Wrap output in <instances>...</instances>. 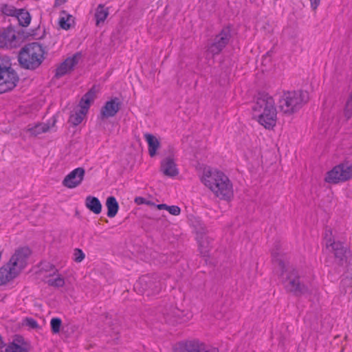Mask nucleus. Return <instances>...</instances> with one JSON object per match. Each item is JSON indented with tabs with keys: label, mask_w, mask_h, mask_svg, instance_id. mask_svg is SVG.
Here are the masks:
<instances>
[{
	"label": "nucleus",
	"mask_w": 352,
	"mask_h": 352,
	"mask_svg": "<svg viewBox=\"0 0 352 352\" xmlns=\"http://www.w3.org/2000/svg\"><path fill=\"white\" fill-rule=\"evenodd\" d=\"M32 252L28 247L16 249L9 261L0 268V286L16 278L26 267Z\"/></svg>",
	"instance_id": "obj_1"
},
{
	"label": "nucleus",
	"mask_w": 352,
	"mask_h": 352,
	"mask_svg": "<svg viewBox=\"0 0 352 352\" xmlns=\"http://www.w3.org/2000/svg\"><path fill=\"white\" fill-rule=\"evenodd\" d=\"M202 182L221 199L228 201L233 197L232 184L228 177L221 171L205 172Z\"/></svg>",
	"instance_id": "obj_2"
},
{
	"label": "nucleus",
	"mask_w": 352,
	"mask_h": 352,
	"mask_svg": "<svg viewBox=\"0 0 352 352\" xmlns=\"http://www.w3.org/2000/svg\"><path fill=\"white\" fill-rule=\"evenodd\" d=\"M45 51L38 43H31L22 47L18 54V61L21 68L35 70L45 59Z\"/></svg>",
	"instance_id": "obj_3"
},
{
	"label": "nucleus",
	"mask_w": 352,
	"mask_h": 352,
	"mask_svg": "<svg viewBox=\"0 0 352 352\" xmlns=\"http://www.w3.org/2000/svg\"><path fill=\"white\" fill-rule=\"evenodd\" d=\"M252 109L261 113L258 118V122L265 129H271L275 126L276 109L272 97L265 94L260 95Z\"/></svg>",
	"instance_id": "obj_4"
},
{
	"label": "nucleus",
	"mask_w": 352,
	"mask_h": 352,
	"mask_svg": "<svg viewBox=\"0 0 352 352\" xmlns=\"http://www.w3.org/2000/svg\"><path fill=\"white\" fill-rule=\"evenodd\" d=\"M309 100L307 91L302 90L287 91L279 100L278 108L283 114L291 116L298 111Z\"/></svg>",
	"instance_id": "obj_5"
},
{
	"label": "nucleus",
	"mask_w": 352,
	"mask_h": 352,
	"mask_svg": "<svg viewBox=\"0 0 352 352\" xmlns=\"http://www.w3.org/2000/svg\"><path fill=\"white\" fill-rule=\"evenodd\" d=\"M276 270L288 292L296 296H300L307 292L308 288L300 282L298 272L292 267L289 266V264L286 265L283 274H281L279 269Z\"/></svg>",
	"instance_id": "obj_6"
},
{
	"label": "nucleus",
	"mask_w": 352,
	"mask_h": 352,
	"mask_svg": "<svg viewBox=\"0 0 352 352\" xmlns=\"http://www.w3.org/2000/svg\"><path fill=\"white\" fill-rule=\"evenodd\" d=\"M19 81V77L12 67L8 56H0V94L12 90Z\"/></svg>",
	"instance_id": "obj_7"
},
{
	"label": "nucleus",
	"mask_w": 352,
	"mask_h": 352,
	"mask_svg": "<svg viewBox=\"0 0 352 352\" xmlns=\"http://www.w3.org/2000/svg\"><path fill=\"white\" fill-rule=\"evenodd\" d=\"M352 179V162L344 161L328 171L324 181L329 184H336Z\"/></svg>",
	"instance_id": "obj_8"
},
{
	"label": "nucleus",
	"mask_w": 352,
	"mask_h": 352,
	"mask_svg": "<svg viewBox=\"0 0 352 352\" xmlns=\"http://www.w3.org/2000/svg\"><path fill=\"white\" fill-rule=\"evenodd\" d=\"M137 292L147 296L158 294L162 289V284L155 276L144 275L134 285Z\"/></svg>",
	"instance_id": "obj_9"
},
{
	"label": "nucleus",
	"mask_w": 352,
	"mask_h": 352,
	"mask_svg": "<svg viewBox=\"0 0 352 352\" xmlns=\"http://www.w3.org/2000/svg\"><path fill=\"white\" fill-rule=\"evenodd\" d=\"M230 38L231 30L230 27H224L208 46V51L212 55L219 54L228 44Z\"/></svg>",
	"instance_id": "obj_10"
},
{
	"label": "nucleus",
	"mask_w": 352,
	"mask_h": 352,
	"mask_svg": "<svg viewBox=\"0 0 352 352\" xmlns=\"http://www.w3.org/2000/svg\"><path fill=\"white\" fill-rule=\"evenodd\" d=\"M326 247L333 254L335 263L338 266L341 267L346 263L348 250L343 243L329 239L327 241Z\"/></svg>",
	"instance_id": "obj_11"
},
{
	"label": "nucleus",
	"mask_w": 352,
	"mask_h": 352,
	"mask_svg": "<svg viewBox=\"0 0 352 352\" xmlns=\"http://www.w3.org/2000/svg\"><path fill=\"white\" fill-rule=\"evenodd\" d=\"M85 174V170L83 168H76L64 178L62 184L68 188H76L82 183Z\"/></svg>",
	"instance_id": "obj_12"
},
{
	"label": "nucleus",
	"mask_w": 352,
	"mask_h": 352,
	"mask_svg": "<svg viewBox=\"0 0 352 352\" xmlns=\"http://www.w3.org/2000/svg\"><path fill=\"white\" fill-rule=\"evenodd\" d=\"M80 57V53H76L72 57L67 58L56 69L54 77L60 78L64 75L69 73L74 69V67L78 63V58Z\"/></svg>",
	"instance_id": "obj_13"
},
{
	"label": "nucleus",
	"mask_w": 352,
	"mask_h": 352,
	"mask_svg": "<svg viewBox=\"0 0 352 352\" xmlns=\"http://www.w3.org/2000/svg\"><path fill=\"white\" fill-rule=\"evenodd\" d=\"M122 102L118 98H113L107 101L100 109V118L102 120L113 117L120 109Z\"/></svg>",
	"instance_id": "obj_14"
},
{
	"label": "nucleus",
	"mask_w": 352,
	"mask_h": 352,
	"mask_svg": "<svg viewBox=\"0 0 352 352\" xmlns=\"http://www.w3.org/2000/svg\"><path fill=\"white\" fill-rule=\"evenodd\" d=\"M271 253L272 262L276 266V270L279 269L281 271V274H283V272L286 267V265L289 263L285 260V254L281 250V244L279 241L274 243Z\"/></svg>",
	"instance_id": "obj_15"
},
{
	"label": "nucleus",
	"mask_w": 352,
	"mask_h": 352,
	"mask_svg": "<svg viewBox=\"0 0 352 352\" xmlns=\"http://www.w3.org/2000/svg\"><path fill=\"white\" fill-rule=\"evenodd\" d=\"M16 34L10 25L0 31V48H9L16 46Z\"/></svg>",
	"instance_id": "obj_16"
},
{
	"label": "nucleus",
	"mask_w": 352,
	"mask_h": 352,
	"mask_svg": "<svg viewBox=\"0 0 352 352\" xmlns=\"http://www.w3.org/2000/svg\"><path fill=\"white\" fill-rule=\"evenodd\" d=\"M161 170L165 175L168 177H175L179 173L174 159L170 156L162 161Z\"/></svg>",
	"instance_id": "obj_17"
},
{
	"label": "nucleus",
	"mask_w": 352,
	"mask_h": 352,
	"mask_svg": "<svg viewBox=\"0 0 352 352\" xmlns=\"http://www.w3.org/2000/svg\"><path fill=\"white\" fill-rule=\"evenodd\" d=\"M170 313L167 314H171L173 316V318H169L170 322H184L192 318V314L190 309H169Z\"/></svg>",
	"instance_id": "obj_18"
},
{
	"label": "nucleus",
	"mask_w": 352,
	"mask_h": 352,
	"mask_svg": "<svg viewBox=\"0 0 352 352\" xmlns=\"http://www.w3.org/2000/svg\"><path fill=\"white\" fill-rule=\"evenodd\" d=\"M96 90L95 86L92 87L80 99L79 106L81 113H87L91 103L94 100Z\"/></svg>",
	"instance_id": "obj_19"
},
{
	"label": "nucleus",
	"mask_w": 352,
	"mask_h": 352,
	"mask_svg": "<svg viewBox=\"0 0 352 352\" xmlns=\"http://www.w3.org/2000/svg\"><path fill=\"white\" fill-rule=\"evenodd\" d=\"M86 207L93 213L98 214L102 211V204L96 197L89 195L85 199Z\"/></svg>",
	"instance_id": "obj_20"
},
{
	"label": "nucleus",
	"mask_w": 352,
	"mask_h": 352,
	"mask_svg": "<svg viewBox=\"0 0 352 352\" xmlns=\"http://www.w3.org/2000/svg\"><path fill=\"white\" fill-rule=\"evenodd\" d=\"M144 138L148 144V153L151 157H154L157 153V150L160 148V141L155 135L151 133H145Z\"/></svg>",
	"instance_id": "obj_21"
},
{
	"label": "nucleus",
	"mask_w": 352,
	"mask_h": 352,
	"mask_svg": "<svg viewBox=\"0 0 352 352\" xmlns=\"http://www.w3.org/2000/svg\"><path fill=\"white\" fill-rule=\"evenodd\" d=\"M106 206L107 208V217L109 218L114 217L119 210V204L116 199L113 196L107 197L106 200Z\"/></svg>",
	"instance_id": "obj_22"
},
{
	"label": "nucleus",
	"mask_w": 352,
	"mask_h": 352,
	"mask_svg": "<svg viewBox=\"0 0 352 352\" xmlns=\"http://www.w3.org/2000/svg\"><path fill=\"white\" fill-rule=\"evenodd\" d=\"M5 352H28V350L23 344H21V340L16 338L6 346Z\"/></svg>",
	"instance_id": "obj_23"
},
{
	"label": "nucleus",
	"mask_w": 352,
	"mask_h": 352,
	"mask_svg": "<svg viewBox=\"0 0 352 352\" xmlns=\"http://www.w3.org/2000/svg\"><path fill=\"white\" fill-rule=\"evenodd\" d=\"M109 15V8H104L102 4H99L96 8L95 13L96 24L99 25L100 23H103Z\"/></svg>",
	"instance_id": "obj_24"
},
{
	"label": "nucleus",
	"mask_w": 352,
	"mask_h": 352,
	"mask_svg": "<svg viewBox=\"0 0 352 352\" xmlns=\"http://www.w3.org/2000/svg\"><path fill=\"white\" fill-rule=\"evenodd\" d=\"M186 342V352H203L205 344L198 340H189Z\"/></svg>",
	"instance_id": "obj_25"
},
{
	"label": "nucleus",
	"mask_w": 352,
	"mask_h": 352,
	"mask_svg": "<svg viewBox=\"0 0 352 352\" xmlns=\"http://www.w3.org/2000/svg\"><path fill=\"white\" fill-rule=\"evenodd\" d=\"M15 17L17 19L19 24L23 27L28 26L31 21L30 13L25 11L23 9L18 10V12Z\"/></svg>",
	"instance_id": "obj_26"
},
{
	"label": "nucleus",
	"mask_w": 352,
	"mask_h": 352,
	"mask_svg": "<svg viewBox=\"0 0 352 352\" xmlns=\"http://www.w3.org/2000/svg\"><path fill=\"white\" fill-rule=\"evenodd\" d=\"M50 126L45 123H38L34 126L29 128L28 131L33 135L36 136L42 133L47 132Z\"/></svg>",
	"instance_id": "obj_27"
},
{
	"label": "nucleus",
	"mask_w": 352,
	"mask_h": 352,
	"mask_svg": "<svg viewBox=\"0 0 352 352\" xmlns=\"http://www.w3.org/2000/svg\"><path fill=\"white\" fill-rule=\"evenodd\" d=\"M85 115H86V113H81V110L80 109L78 112H76L69 116V122L73 125L77 126L81 123Z\"/></svg>",
	"instance_id": "obj_28"
},
{
	"label": "nucleus",
	"mask_w": 352,
	"mask_h": 352,
	"mask_svg": "<svg viewBox=\"0 0 352 352\" xmlns=\"http://www.w3.org/2000/svg\"><path fill=\"white\" fill-rule=\"evenodd\" d=\"M40 267L41 271L50 272V276L55 275L58 272V270L56 269L55 266L49 262H41Z\"/></svg>",
	"instance_id": "obj_29"
},
{
	"label": "nucleus",
	"mask_w": 352,
	"mask_h": 352,
	"mask_svg": "<svg viewBox=\"0 0 352 352\" xmlns=\"http://www.w3.org/2000/svg\"><path fill=\"white\" fill-rule=\"evenodd\" d=\"M62 325V320L59 318H53L50 321V327L52 332L54 334L58 333L60 331V327Z\"/></svg>",
	"instance_id": "obj_30"
},
{
	"label": "nucleus",
	"mask_w": 352,
	"mask_h": 352,
	"mask_svg": "<svg viewBox=\"0 0 352 352\" xmlns=\"http://www.w3.org/2000/svg\"><path fill=\"white\" fill-rule=\"evenodd\" d=\"M47 283L48 285L54 287H62L65 285V279L60 275H58L55 278H50L47 280Z\"/></svg>",
	"instance_id": "obj_31"
},
{
	"label": "nucleus",
	"mask_w": 352,
	"mask_h": 352,
	"mask_svg": "<svg viewBox=\"0 0 352 352\" xmlns=\"http://www.w3.org/2000/svg\"><path fill=\"white\" fill-rule=\"evenodd\" d=\"M344 113L346 119H349L352 116V91L346 100Z\"/></svg>",
	"instance_id": "obj_32"
},
{
	"label": "nucleus",
	"mask_w": 352,
	"mask_h": 352,
	"mask_svg": "<svg viewBox=\"0 0 352 352\" xmlns=\"http://www.w3.org/2000/svg\"><path fill=\"white\" fill-rule=\"evenodd\" d=\"M2 12L4 14L8 16H16L18 10L13 6L4 5L2 8Z\"/></svg>",
	"instance_id": "obj_33"
},
{
	"label": "nucleus",
	"mask_w": 352,
	"mask_h": 352,
	"mask_svg": "<svg viewBox=\"0 0 352 352\" xmlns=\"http://www.w3.org/2000/svg\"><path fill=\"white\" fill-rule=\"evenodd\" d=\"M173 352H186V342L182 341L173 346Z\"/></svg>",
	"instance_id": "obj_34"
},
{
	"label": "nucleus",
	"mask_w": 352,
	"mask_h": 352,
	"mask_svg": "<svg viewBox=\"0 0 352 352\" xmlns=\"http://www.w3.org/2000/svg\"><path fill=\"white\" fill-rule=\"evenodd\" d=\"M74 261L80 263L85 258V254L83 253L82 250L79 248H76L74 250Z\"/></svg>",
	"instance_id": "obj_35"
},
{
	"label": "nucleus",
	"mask_w": 352,
	"mask_h": 352,
	"mask_svg": "<svg viewBox=\"0 0 352 352\" xmlns=\"http://www.w3.org/2000/svg\"><path fill=\"white\" fill-rule=\"evenodd\" d=\"M71 16V15H68L67 19H65V17H61L60 19L59 25L62 29L67 30L70 28L71 25L68 23V21Z\"/></svg>",
	"instance_id": "obj_36"
},
{
	"label": "nucleus",
	"mask_w": 352,
	"mask_h": 352,
	"mask_svg": "<svg viewBox=\"0 0 352 352\" xmlns=\"http://www.w3.org/2000/svg\"><path fill=\"white\" fill-rule=\"evenodd\" d=\"M24 324L32 329H36L38 327L37 322L32 318H26L24 320Z\"/></svg>",
	"instance_id": "obj_37"
},
{
	"label": "nucleus",
	"mask_w": 352,
	"mask_h": 352,
	"mask_svg": "<svg viewBox=\"0 0 352 352\" xmlns=\"http://www.w3.org/2000/svg\"><path fill=\"white\" fill-rule=\"evenodd\" d=\"M167 210L169 212L170 214L175 216L179 215L181 212L180 208L177 206H168Z\"/></svg>",
	"instance_id": "obj_38"
},
{
	"label": "nucleus",
	"mask_w": 352,
	"mask_h": 352,
	"mask_svg": "<svg viewBox=\"0 0 352 352\" xmlns=\"http://www.w3.org/2000/svg\"><path fill=\"white\" fill-rule=\"evenodd\" d=\"M146 199L142 197H137L135 199V203L138 205L146 204Z\"/></svg>",
	"instance_id": "obj_39"
},
{
	"label": "nucleus",
	"mask_w": 352,
	"mask_h": 352,
	"mask_svg": "<svg viewBox=\"0 0 352 352\" xmlns=\"http://www.w3.org/2000/svg\"><path fill=\"white\" fill-rule=\"evenodd\" d=\"M311 6L314 10H316L320 4V0H309Z\"/></svg>",
	"instance_id": "obj_40"
},
{
	"label": "nucleus",
	"mask_w": 352,
	"mask_h": 352,
	"mask_svg": "<svg viewBox=\"0 0 352 352\" xmlns=\"http://www.w3.org/2000/svg\"><path fill=\"white\" fill-rule=\"evenodd\" d=\"M203 352H219V351L216 347H210L208 349L205 348V350Z\"/></svg>",
	"instance_id": "obj_41"
},
{
	"label": "nucleus",
	"mask_w": 352,
	"mask_h": 352,
	"mask_svg": "<svg viewBox=\"0 0 352 352\" xmlns=\"http://www.w3.org/2000/svg\"><path fill=\"white\" fill-rule=\"evenodd\" d=\"M156 207L160 210H162V209L167 210V208H168V206L164 204H158L156 206Z\"/></svg>",
	"instance_id": "obj_42"
},
{
	"label": "nucleus",
	"mask_w": 352,
	"mask_h": 352,
	"mask_svg": "<svg viewBox=\"0 0 352 352\" xmlns=\"http://www.w3.org/2000/svg\"><path fill=\"white\" fill-rule=\"evenodd\" d=\"M272 51L267 52L266 54L263 56V61H266L268 58H270L272 55Z\"/></svg>",
	"instance_id": "obj_43"
},
{
	"label": "nucleus",
	"mask_w": 352,
	"mask_h": 352,
	"mask_svg": "<svg viewBox=\"0 0 352 352\" xmlns=\"http://www.w3.org/2000/svg\"><path fill=\"white\" fill-rule=\"evenodd\" d=\"M67 0H55V6H59L66 2Z\"/></svg>",
	"instance_id": "obj_44"
},
{
	"label": "nucleus",
	"mask_w": 352,
	"mask_h": 352,
	"mask_svg": "<svg viewBox=\"0 0 352 352\" xmlns=\"http://www.w3.org/2000/svg\"><path fill=\"white\" fill-rule=\"evenodd\" d=\"M3 346H5V344L3 342L2 336L0 335V347L3 348Z\"/></svg>",
	"instance_id": "obj_45"
},
{
	"label": "nucleus",
	"mask_w": 352,
	"mask_h": 352,
	"mask_svg": "<svg viewBox=\"0 0 352 352\" xmlns=\"http://www.w3.org/2000/svg\"><path fill=\"white\" fill-rule=\"evenodd\" d=\"M208 250H206V251H201V254H203L204 256H208Z\"/></svg>",
	"instance_id": "obj_46"
},
{
	"label": "nucleus",
	"mask_w": 352,
	"mask_h": 352,
	"mask_svg": "<svg viewBox=\"0 0 352 352\" xmlns=\"http://www.w3.org/2000/svg\"><path fill=\"white\" fill-rule=\"evenodd\" d=\"M145 204L155 206L154 203L151 202V201H147V200H146V202Z\"/></svg>",
	"instance_id": "obj_47"
},
{
	"label": "nucleus",
	"mask_w": 352,
	"mask_h": 352,
	"mask_svg": "<svg viewBox=\"0 0 352 352\" xmlns=\"http://www.w3.org/2000/svg\"><path fill=\"white\" fill-rule=\"evenodd\" d=\"M55 122H56V120H54L53 121V124H52V126H54V124H55Z\"/></svg>",
	"instance_id": "obj_48"
}]
</instances>
